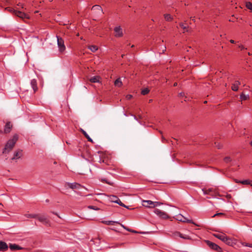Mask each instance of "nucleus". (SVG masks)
<instances>
[{"mask_svg":"<svg viewBox=\"0 0 252 252\" xmlns=\"http://www.w3.org/2000/svg\"><path fill=\"white\" fill-rule=\"evenodd\" d=\"M18 135L17 134H15L13 136V137L11 139H9L7 141L3 150V154L8 153L10 151H11L12 149V148L14 146L15 143H16L18 140Z\"/></svg>","mask_w":252,"mask_h":252,"instance_id":"1","label":"nucleus"},{"mask_svg":"<svg viewBox=\"0 0 252 252\" xmlns=\"http://www.w3.org/2000/svg\"><path fill=\"white\" fill-rule=\"evenodd\" d=\"M213 235L228 245H231L232 243V240L224 233H215Z\"/></svg>","mask_w":252,"mask_h":252,"instance_id":"2","label":"nucleus"},{"mask_svg":"<svg viewBox=\"0 0 252 252\" xmlns=\"http://www.w3.org/2000/svg\"><path fill=\"white\" fill-rule=\"evenodd\" d=\"M57 39V45L59 48V51L61 53L64 52L66 49L64 45V40L59 36H56Z\"/></svg>","mask_w":252,"mask_h":252,"instance_id":"3","label":"nucleus"},{"mask_svg":"<svg viewBox=\"0 0 252 252\" xmlns=\"http://www.w3.org/2000/svg\"><path fill=\"white\" fill-rule=\"evenodd\" d=\"M175 219L178 221H182L183 222L194 223L191 220L187 219V218L185 217L180 214L175 216Z\"/></svg>","mask_w":252,"mask_h":252,"instance_id":"4","label":"nucleus"},{"mask_svg":"<svg viewBox=\"0 0 252 252\" xmlns=\"http://www.w3.org/2000/svg\"><path fill=\"white\" fill-rule=\"evenodd\" d=\"M154 213L161 219H166L169 218L168 215L165 212L158 209H155Z\"/></svg>","mask_w":252,"mask_h":252,"instance_id":"5","label":"nucleus"},{"mask_svg":"<svg viewBox=\"0 0 252 252\" xmlns=\"http://www.w3.org/2000/svg\"><path fill=\"white\" fill-rule=\"evenodd\" d=\"M39 221L42 223L44 224L48 225L49 224V220L47 217L45 215H38L36 218Z\"/></svg>","mask_w":252,"mask_h":252,"instance_id":"6","label":"nucleus"},{"mask_svg":"<svg viewBox=\"0 0 252 252\" xmlns=\"http://www.w3.org/2000/svg\"><path fill=\"white\" fill-rule=\"evenodd\" d=\"M14 14L16 15L17 16L19 17V18L24 19H29V16L20 11H17V10H13Z\"/></svg>","mask_w":252,"mask_h":252,"instance_id":"7","label":"nucleus"},{"mask_svg":"<svg viewBox=\"0 0 252 252\" xmlns=\"http://www.w3.org/2000/svg\"><path fill=\"white\" fill-rule=\"evenodd\" d=\"M115 36L117 37H120L123 36V29L121 27V26H117L114 29Z\"/></svg>","mask_w":252,"mask_h":252,"instance_id":"8","label":"nucleus"},{"mask_svg":"<svg viewBox=\"0 0 252 252\" xmlns=\"http://www.w3.org/2000/svg\"><path fill=\"white\" fill-rule=\"evenodd\" d=\"M207 244L209 246L210 248H211V249H212L214 250H216V251L219 252V251H220V250H221L220 248L218 245H217V244H216L211 241H207Z\"/></svg>","mask_w":252,"mask_h":252,"instance_id":"9","label":"nucleus"},{"mask_svg":"<svg viewBox=\"0 0 252 252\" xmlns=\"http://www.w3.org/2000/svg\"><path fill=\"white\" fill-rule=\"evenodd\" d=\"M67 185L69 188L72 189H79L81 188V185L76 183H68Z\"/></svg>","mask_w":252,"mask_h":252,"instance_id":"10","label":"nucleus"},{"mask_svg":"<svg viewBox=\"0 0 252 252\" xmlns=\"http://www.w3.org/2000/svg\"><path fill=\"white\" fill-rule=\"evenodd\" d=\"M12 127V125L11 124V123L7 122L4 126V132L5 133H9Z\"/></svg>","mask_w":252,"mask_h":252,"instance_id":"11","label":"nucleus"},{"mask_svg":"<svg viewBox=\"0 0 252 252\" xmlns=\"http://www.w3.org/2000/svg\"><path fill=\"white\" fill-rule=\"evenodd\" d=\"M154 201L151 200H144L143 205L146 207H153Z\"/></svg>","mask_w":252,"mask_h":252,"instance_id":"12","label":"nucleus"},{"mask_svg":"<svg viewBox=\"0 0 252 252\" xmlns=\"http://www.w3.org/2000/svg\"><path fill=\"white\" fill-rule=\"evenodd\" d=\"M31 85L32 89L34 91V92H35L38 89V88L37 87L36 80L35 79H32L31 81Z\"/></svg>","mask_w":252,"mask_h":252,"instance_id":"13","label":"nucleus"},{"mask_svg":"<svg viewBox=\"0 0 252 252\" xmlns=\"http://www.w3.org/2000/svg\"><path fill=\"white\" fill-rule=\"evenodd\" d=\"M240 85V82L239 81H236L232 84L231 87L232 90L234 91H237L238 90L239 86Z\"/></svg>","mask_w":252,"mask_h":252,"instance_id":"14","label":"nucleus"},{"mask_svg":"<svg viewBox=\"0 0 252 252\" xmlns=\"http://www.w3.org/2000/svg\"><path fill=\"white\" fill-rule=\"evenodd\" d=\"M8 249V246L6 243L0 241V251H4Z\"/></svg>","mask_w":252,"mask_h":252,"instance_id":"15","label":"nucleus"},{"mask_svg":"<svg viewBox=\"0 0 252 252\" xmlns=\"http://www.w3.org/2000/svg\"><path fill=\"white\" fill-rule=\"evenodd\" d=\"M22 156V152L20 151H18L16 152H15L14 154V157L11 158L12 160H14L15 159H18L20 158V157Z\"/></svg>","mask_w":252,"mask_h":252,"instance_id":"16","label":"nucleus"},{"mask_svg":"<svg viewBox=\"0 0 252 252\" xmlns=\"http://www.w3.org/2000/svg\"><path fill=\"white\" fill-rule=\"evenodd\" d=\"M92 9L93 10H96L98 12V13H102V9L101 7L98 5H95L92 7Z\"/></svg>","mask_w":252,"mask_h":252,"instance_id":"17","label":"nucleus"},{"mask_svg":"<svg viewBox=\"0 0 252 252\" xmlns=\"http://www.w3.org/2000/svg\"><path fill=\"white\" fill-rule=\"evenodd\" d=\"M119 198L116 196V195H110L109 196V200L112 202H114V203H116V201H117V200Z\"/></svg>","mask_w":252,"mask_h":252,"instance_id":"18","label":"nucleus"},{"mask_svg":"<svg viewBox=\"0 0 252 252\" xmlns=\"http://www.w3.org/2000/svg\"><path fill=\"white\" fill-rule=\"evenodd\" d=\"M114 84L116 86H117V87L122 86V82L121 79L120 78L117 79L114 82Z\"/></svg>","mask_w":252,"mask_h":252,"instance_id":"19","label":"nucleus"},{"mask_svg":"<svg viewBox=\"0 0 252 252\" xmlns=\"http://www.w3.org/2000/svg\"><path fill=\"white\" fill-rule=\"evenodd\" d=\"M81 131L82 133L84 134V135L85 136V137L88 139L89 141L93 142V140L92 138L89 136V135L87 134V133L83 129H81Z\"/></svg>","mask_w":252,"mask_h":252,"instance_id":"20","label":"nucleus"},{"mask_svg":"<svg viewBox=\"0 0 252 252\" xmlns=\"http://www.w3.org/2000/svg\"><path fill=\"white\" fill-rule=\"evenodd\" d=\"M240 183L243 185H250L252 186V181L249 180H245L243 181H239Z\"/></svg>","mask_w":252,"mask_h":252,"instance_id":"21","label":"nucleus"},{"mask_svg":"<svg viewBox=\"0 0 252 252\" xmlns=\"http://www.w3.org/2000/svg\"><path fill=\"white\" fill-rule=\"evenodd\" d=\"M99 77L98 76H94L90 79V81L92 83H97L99 81Z\"/></svg>","mask_w":252,"mask_h":252,"instance_id":"22","label":"nucleus"},{"mask_svg":"<svg viewBox=\"0 0 252 252\" xmlns=\"http://www.w3.org/2000/svg\"><path fill=\"white\" fill-rule=\"evenodd\" d=\"M203 193L204 194H210L213 192V189L211 188H209L208 189H202Z\"/></svg>","mask_w":252,"mask_h":252,"instance_id":"23","label":"nucleus"},{"mask_svg":"<svg viewBox=\"0 0 252 252\" xmlns=\"http://www.w3.org/2000/svg\"><path fill=\"white\" fill-rule=\"evenodd\" d=\"M150 92V90L148 88H145L142 90L141 94L142 95H146L148 94Z\"/></svg>","mask_w":252,"mask_h":252,"instance_id":"24","label":"nucleus"},{"mask_svg":"<svg viewBox=\"0 0 252 252\" xmlns=\"http://www.w3.org/2000/svg\"><path fill=\"white\" fill-rule=\"evenodd\" d=\"M102 222L107 225H113L115 223H118V221H103Z\"/></svg>","mask_w":252,"mask_h":252,"instance_id":"25","label":"nucleus"},{"mask_svg":"<svg viewBox=\"0 0 252 252\" xmlns=\"http://www.w3.org/2000/svg\"><path fill=\"white\" fill-rule=\"evenodd\" d=\"M9 247H10V249L12 250L20 249L19 246H18V245H17L16 244H10Z\"/></svg>","mask_w":252,"mask_h":252,"instance_id":"26","label":"nucleus"},{"mask_svg":"<svg viewBox=\"0 0 252 252\" xmlns=\"http://www.w3.org/2000/svg\"><path fill=\"white\" fill-rule=\"evenodd\" d=\"M25 217L29 218H36L37 217V215L36 214H26L25 215Z\"/></svg>","mask_w":252,"mask_h":252,"instance_id":"27","label":"nucleus"},{"mask_svg":"<svg viewBox=\"0 0 252 252\" xmlns=\"http://www.w3.org/2000/svg\"><path fill=\"white\" fill-rule=\"evenodd\" d=\"M89 49H90L92 52H94L97 50L98 48L95 45H91L89 47Z\"/></svg>","mask_w":252,"mask_h":252,"instance_id":"28","label":"nucleus"},{"mask_svg":"<svg viewBox=\"0 0 252 252\" xmlns=\"http://www.w3.org/2000/svg\"><path fill=\"white\" fill-rule=\"evenodd\" d=\"M115 203H117L118 204H119V205L121 206H123L124 207H125V208H128V207L127 206H126V205H125L124 203H123L120 200V199L119 198H118L117 200V201Z\"/></svg>","mask_w":252,"mask_h":252,"instance_id":"29","label":"nucleus"},{"mask_svg":"<svg viewBox=\"0 0 252 252\" xmlns=\"http://www.w3.org/2000/svg\"><path fill=\"white\" fill-rule=\"evenodd\" d=\"M248 98H249V95H246V94H241L240 95V99L242 100H246Z\"/></svg>","mask_w":252,"mask_h":252,"instance_id":"30","label":"nucleus"},{"mask_svg":"<svg viewBox=\"0 0 252 252\" xmlns=\"http://www.w3.org/2000/svg\"><path fill=\"white\" fill-rule=\"evenodd\" d=\"M164 18L166 21H171L172 20V17L171 15L169 14H166L164 15Z\"/></svg>","mask_w":252,"mask_h":252,"instance_id":"31","label":"nucleus"},{"mask_svg":"<svg viewBox=\"0 0 252 252\" xmlns=\"http://www.w3.org/2000/svg\"><path fill=\"white\" fill-rule=\"evenodd\" d=\"M246 5L248 9L251 10L252 11V3L251 2H247Z\"/></svg>","mask_w":252,"mask_h":252,"instance_id":"32","label":"nucleus"},{"mask_svg":"<svg viewBox=\"0 0 252 252\" xmlns=\"http://www.w3.org/2000/svg\"><path fill=\"white\" fill-rule=\"evenodd\" d=\"M179 237L183 238L184 239H189V236H188L187 235L183 234L182 233H181V235H180Z\"/></svg>","mask_w":252,"mask_h":252,"instance_id":"33","label":"nucleus"},{"mask_svg":"<svg viewBox=\"0 0 252 252\" xmlns=\"http://www.w3.org/2000/svg\"><path fill=\"white\" fill-rule=\"evenodd\" d=\"M241 244H242V246H243L252 248V244L247 243L246 242H242Z\"/></svg>","mask_w":252,"mask_h":252,"instance_id":"34","label":"nucleus"},{"mask_svg":"<svg viewBox=\"0 0 252 252\" xmlns=\"http://www.w3.org/2000/svg\"><path fill=\"white\" fill-rule=\"evenodd\" d=\"M173 235L175 238H176L177 237H179L180 235H181V233L179 232L176 231V232H175L174 233H173Z\"/></svg>","mask_w":252,"mask_h":252,"instance_id":"35","label":"nucleus"},{"mask_svg":"<svg viewBox=\"0 0 252 252\" xmlns=\"http://www.w3.org/2000/svg\"><path fill=\"white\" fill-rule=\"evenodd\" d=\"M161 204H162V203L159 202H154L153 207L160 206Z\"/></svg>","mask_w":252,"mask_h":252,"instance_id":"36","label":"nucleus"},{"mask_svg":"<svg viewBox=\"0 0 252 252\" xmlns=\"http://www.w3.org/2000/svg\"><path fill=\"white\" fill-rule=\"evenodd\" d=\"M88 207L89 209H93V210H98L99 209L98 208L94 206H89Z\"/></svg>","mask_w":252,"mask_h":252,"instance_id":"37","label":"nucleus"},{"mask_svg":"<svg viewBox=\"0 0 252 252\" xmlns=\"http://www.w3.org/2000/svg\"><path fill=\"white\" fill-rule=\"evenodd\" d=\"M180 27L183 28L184 30L187 29V26L183 23H181L180 24Z\"/></svg>","mask_w":252,"mask_h":252,"instance_id":"38","label":"nucleus"},{"mask_svg":"<svg viewBox=\"0 0 252 252\" xmlns=\"http://www.w3.org/2000/svg\"><path fill=\"white\" fill-rule=\"evenodd\" d=\"M225 162H228L229 161H230L231 159H230V158L229 157H225L224 159Z\"/></svg>","mask_w":252,"mask_h":252,"instance_id":"39","label":"nucleus"},{"mask_svg":"<svg viewBox=\"0 0 252 252\" xmlns=\"http://www.w3.org/2000/svg\"><path fill=\"white\" fill-rule=\"evenodd\" d=\"M215 145H216V146L218 148V149H220L222 147V146L220 144V143H215Z\"/></svg>","mask_w":252,"mask_h":252,"instance_id":"40","label":"nucleus"},{"mask_svg":"<svg viewBox=\"0 0 252 252\" xmlns=\"http://www.w3.org/2000/svg\"><path fill=\"white\" fill-rule=\"evenodd\" d=\"M224 214L222 213H216L213 216V217H215L216 216H223Z\"/></svg>","mask_w":252,"mask_h":252,"instance_id":"41","label":"nucleus"},{"mask_svg":"<svg viewBox=\"0 0 252 252\" xmlns=\"http://www.w3.org/2000/svg\"><path fill=\"white\" fill-rule=\"evenodd\" d=\"M132 95L131 94H127L126 96V98L127 99H130L132 98Z\"/></svg>","mask_w":252,"mask_h":252,"instance_id":"42","label":"nucleus"},{"mask_svg":"<svg viewBox=\"0 0 252 252\" xmlns=\"http://www.w3.org/2000/svg\"><path fill=\"white\" fill-rule=\"evenodd\" d=\"M117 224H120L123 228H124L125 229H126V227L125 226L124 224H122V223H120L118 222V223H117Z\"/></svg>","mask_w":252,"mask_h":252,"instance_id":"43","label":"nucleus"},{"mask_svg":"<svg viewBox=\"0 0 252 252\" xmlns=\"http://www.w3.org/2000/svg\"><path fill=\"white\" fill-rule=\"evenodd\" d=\"M239 48H240L241 50H243V49H245V48L244 47V46L243 45H239L238 46Z\"/></svg>","mask_w":252,"mask_h":252,"instance_id":"44","label":"nucleus"},{"mask_svg":"<svg viewBox=\"0 0 252 252\" xmlns=\"http://www.w3.org/2000/svg\"><path fill=\"white\" fill-rule=\"evenodd\" d=\"M185 95V94L184 93H180L179 94L180 96H184Z\"/></svg>","mask_w":252,"mask_h":252,"instance_id":"45","label":"nucleus"},{"mask_svg":"<svg viewBox=\"0 0 252 252\" xmlns=\"http://www.w3.org/2000/svg\"><path fill=\"white\" fill-rule=\"evenodd\" d=\"M112 230H114L115 231L118 232L119 231L117 229V228L116 227H113L111 228Z\"/></svg>","mask_w":252,"mask_h":252,"instance_id":"46","label":"nucleus"},{"mask_svg":"<svg viewBox=\"0 0 252 252\" xmlns=\"http://www.w3.org/2000/svg\"><path fill=\"white\" fill-rule=\"evenodd\" d=\"M127 231H129V232H133L132 230L126 227V229H125Z\"/></svg>","mask_w":252,"mask_h":252,"instance_id":"47","label":"nucleus"},{"mask_svg":"<svg viewBox=\"0 0 252 252\" xmlns=\"http://www.w3.org/2000/svg\"><path fill=\"white\" fill-rule=\"evenodd\" d=\"M230 42L231 43H234L235 42V41H234V40H233V39H231V40H230Z\"/></svg>","mask_w":252,"mask_h":252,"instance_id":"48","label":"nucleus"},{"mask_svg":"<svg viewBox=\"0 0 252 252\" xmlns=\"http://www.w3.org/2000/svg\"><path fill=\"white\" fill-rule=\"evenodd\" d=\"M177 86V83H175L174 84V86Z\"/></svg>","mask_w":252,"mask_h":252,"instance_id":"49","label":"nucleus"},{"mask_svg":"<svg viewBox=\"0 0 252 252\" xmlns=\"http://www.w3.org/2000/svg\"><path fill=\"white\" fill-rule=\"evenodd\" d=\"M134 119L136 120H137V118L135 116H134Z\"/></svg>","mask_w":252,"mask_h":252,"instance_id":"50","label":"nucleus"},{"mask_svg":"<svg viewBox=\"0 0 252 252\" xmlns=\"http://www.w3.org/2000/svg\"><path fill=\"white\" fill-rule=\"evenodd\" d=\"M3 133V131L1 130H0V133Z\"/></svg>","mask_w":252,"mask_h":252,"instance_id":"51","label":"nucleus"},{"mask_svg":"<svg viewBox=\"0 0 252 252\" xmlns=\"http://www.w3.org/2000/svg\"><path fill=\"white\" fill-rule=\"evenodd\" d=\"M132 231H133V232H132L136 233V231H134V230H132Z\"/></svg>","mask_w":252,"mask_h":252,"instance_id":"52","label":"nucleus"},{"mask_svg":"<svg viewBox=\"0 0 252 252\" xmlns=\"http://www.w3.org/2000/svg\"><path fill=\"white\" fill-rule=\"evenodd\" d=\"M250 144L252 146V141L251 142Z\"/></svg>","mask_w":252,"mask_h":252,"instance_id":"53","label":"nucleus"},{"mask_svg":"<svg viewBox=\"0 0 252 252\" xmlns=\"http://www.w3.org/2000/svg\"><path fill=\"white\" fill-rule=\"evenodd\" d=\"M191 20H192V21H193V20H194V18H191Z\"/></svg>","mask_w":252,"mask_h":252,"instance_id":"54","label":"nucleus"},{"mask_svg":"<svg viewBox=\"0 0 252 252\" xmlns=\"http://www.w3.org/2000/svg\"><path fill=\"white\" fill-rule=\"evenodd\" d=\"M248 54H249V55H251L250 53H249V52L248 53Z\"/></svg>","mask_w":252,"mask_h":252,"instance_id":"55","label":"nucleus"}]
</instances>
